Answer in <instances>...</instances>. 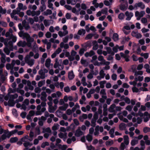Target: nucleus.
Instances as JSON below:
<instances>
[{"mask_svg":"<svg viewBox=\"0 0 150 150\" xmlns=\"http://www.w3.org/2000/svg\"><path fill=\"white\" fill-rule=\"evenodd\" d=\"M18 34L20 37H23V39L25 38L27 41L26 45L28 47L32 48V43L34 42V38H31L28 33H24L23 31H20Z\"/></svg>","mask_w":150,"mask_h":150,"instance_id":"1","label":"nucleus"},{"mask_svg":"<svg viewBox=\"0 0 150 150\" xmlns=\"http://www.w3.org/2000/svg\"><path fill=\"white\" fill-rule=\"evenodd\" d=\"M16 132H0V134L4 133L1 136V137L2 141L5 140L7 138H9L11 136Z\"/></svg>","mask_w":150,"mask_h":150,"instance_id":"2","label":"nucleus"},{"mask_svg":"<svg viewBox=\"0 0 150 150\" xmlns=\"http://www.w3.org/2000/svg\"><path fill=\"white\" fill-rule=\"evenodd\" d=\"M25 62L30 67L32 66L34 64L35 60L34 59H31V57L28 55H27L25 58Z\"/></svg>","mask_w":150,"mask_h":150,"instance_id":"3","label":"nucleus"},{"mask_svg":"<svg viewBox=\"0 0 150 150\" xmlns=\"http://www.w3.org/2000/svg\"><path fill=\"white\" fill-rule=\"evenodd\" d=\"M48 72V70L45 68H44L43 69H41L39 71L38 74L41 76V79H44L45 78V74L47 73Z\"/></svg>","mask_w":150,"mask_h":150,"instance_id":"4","label":"nucleus"},{"mask_svg":"<svg viewBox=\"0 0 150 150\" xmlns=\"http://www.w3.org/2000/svg\"><path fill=\"white\" fill-rule=\"evenodd\" d=\"M46 0H41V4L42 5L40 6L39 8V10L41 12H42L46 9V6L45 5V2Z\"/></svg>","mask_w":150,"mask_h":150,"instance_id":"5","label":"nucleus"},{"mask_svg":"<svg viewBox=\"0 0 150 150\" xmlns=\"http://www.w3.org/2000/svg\"><path fill=\"white\" fill-rule=\"evenodd\" d=\"M18 13L16 11V9L13 10L12 12L10 14L11 16V18H13L15 20L17 21L18 20V17L15 15L18 14Z\"/></svg>","mask_w":150,"mask_h":150,"instance_id":"6","label":"nucleus"},{"mask_svg":"<svg viewBox=\"0 0 150 150\" xmlns=\"http://www.w3.org/2000/svg\"><path fill=\"white\" fill-rule=\"evenodd\" d=\"M125 15L127 16L126 19V20H130L131 18L133 16V13L132 12H129L128 11H126L125 13Z\"/></svg>","mask_w":150,"mask_h":150,"instance_id":"7","label":"nucleus"},{"mask_svg":"<svg viewBox=\"0 0 150 150\" xmlns=\"http://www.w3.org/2000/svg\"><path fill=\"white\" fill-rule=\"evenodd\" d=\"M135 7L137 8L138 7H140L142 9H143L145 7V5L142 2H139L138 3L135 4L134 5Z\"/></svg>","mask_w":150,"mask_h":150,"instance_id":"8","label":"nucleus"},{"mask_svg":"<svg viewBox=\"0 0 150 150\" xmlns=\"http://www.w3.org/2000/svg\"><path fill=\"white\" fill-rule=\"evenodd\" d=\"M89 134H87L86 136V139L87 140L90 142L92 141L93 139V136L92 134H93V132H89Z\"/></svg>","mask_w":150,"mask_h":150,"instance_id":"9","label":"nucleus"},{"mask_svg":"<svg viewBox=\"0 0 150 150\" xmlns=\"http://www.w3.org/2000/svg\"><path fill=\"white\" fill-rule=\"evenodd\" d=\"M132 35L133 36L136 37L137 38H140L142 37V35L138 32H135L134 31H132L131 33Z\"/></svg>","mask_w":150,"mask_h":150,"instance_id":"10","label":"nucleus"},{"mask_svg":"<svg viewBox=\"0 0 150 150\" xmlns=\"http://www.w3.org/2000/svg\"><path fill=\"white\" fill-rule=\"evenodd\" d=\"M95 53L93 50H91L89 52H86L84 54V55L86 57H91L95 55Z\"/></svg>","mask_w":150,"mask_h":150,"instance_id":"11","label":"nucleus"},{"mask_svg":"<svg viewBox=\"0 0 150 150\" xmlns=\"http://www.w3.org/2000/svg\"><path fill=\"white\" fill-rule=\"evenodd\" d=\"M22 25L26 30H28L30 28V26L28 24L26 23V22L25 20H23L22 21Z\"/></svg>","mask_w":150,"mask_h":150,"instance_id":"12","label":"nucleus"},{"mask_svg":"<svg viewBox=\"0 0 150 150\" xmlns=\"http://www.w3.org/2000/svg\"><path fill=\"white\" fill-rule=\"evenodd\" d=\"M26 43L25 41H19L17 44V45L18 47H24L26 45Z\"/></svg>","mask_w":150,"mask_h":150,"instance_id":"13","label":"nucleus"},{"mask_svg":"<svg viewBox=\"0 0 150 150\" xmlns=\"http://www.w3.org/2000/svg\"><path fill=\"white\" fill-rule=\"evenodd\" d=\"M87 118V115L85 114H83L81 116H80L79 117V119L80 120L83 122L84 121V119H86Z\"/></svg>","mask_w":150,"mask_h":150,"instance_id":"14","label":"nucleus"},{"mask_svg":"<svg viewBox=\"0 0 150 150\" xmlns=\"http://www.w3.org/2000/svg\"><path fill=\"white\" fill-rule=\"evenodd\" d=\"M132 122H136L137 121L138 124H140L142 122V118L140 117H138L136 119L135 117H133L132 120Z\"/></svg>","mask_w":150,"mask_h":150,"instance_id":"15","label":"nucleus"},{"mask_svg":"<svg viewBox=\"0 0 150 150\" xmlns=\"http://www.w3.org/2000/svg\"><path fill=\"white\" fill-rule=\"evenodd\" d=\"M115 107V105L114 104H113L110 105L108 108V110L110 112H115V110L114 109Z\"/></svg>","mask_w":150,"mask_h":150,"instance_id":"16","label":"nucleus"},{"mask_svg":"<svg viewBox=\"0 0 150 150\" xmlns=\"http://www.w3.org/2000/svg\"><path fill=\"white\" fill-rule=\"evenodd\" d=\"M51 62V60L49 58H47L46 59L45 63V66L47 68H49L50 66V64Z\"/></svg>","mask_w":150,"mask_h":150,"instance_id":"17","label":"nucleus"},{"mask_svg":"<svg viewBox=\"0 0 150 150\" xmlns=\"http://www.w3.org/2000/svg\"><path fill=\"white\" fill-rule=\"evenodd\" d=\"M18 140V138L17 137H12L11 138L10 140V142L13 143L17 142Z\"/></svg>","mask_w":150,"mask_h":150,"instance_id":"18","label":"nucleus"},{"mask_svg":"<svg viewBox=\"0 0 150 150\" xmlns=\"http://www.w3.org/2000/svg\"><path fill=\"white\" fill-rule=\"evenodd\" d=\"M15 103L13 100L10 99L8 102V105L9 106H13Z\"/></svg>","mask_w":150,"mask_h":150,"instance_id":"19","label":"nucleus"},{"mask_svg":"<svg viewBox=\"0 0 150 150\" xmlns=\"http://www.w3.org/2000/svg\"><path fill=\"white\" fill-rule=\"evenodd\" d=\"M59 125L57 124H55L52 127V130L55 131L57 130L59 128Z\"/></svg>","mask_w":150,"mask_h":150,"instance_id":"20","label":"nucleus"},{"mask_svg":"<svg viewBox=\"0 0 150 150\" xmlns=\"http://www.w3.org/2000/svg\"><path fill=\"white\" fill-rule=\"evenodd\" d=\"M107 98L106 96H102V98H100L99 99V101L101 103H103L105 102V99Z\"/></svg>","mask_w":150,"mask_h":150,"instance_id":"21","label":"nucleus"},{"mask_svg":"<svg viewBox=\"0 0 150 150\" xmlns=\"http://www.w3.org/2000/svg\"><path fill=\"white\" fill-rule=\"evenodd\" d=\"M125 124L124 123H121L119 126V128L120 130H124L125 128Z\"/></svg>","mask_w":150,"mask_h":150,"instance_id":"22","label":"nucleus"},{"mask_svg":"<svg viewBox=\"0 0 150 150\" xmlns=\"http://www.w3.org/2000/svg\"><path fill=\"white\" fill-rule=\"evenodd\" d=\"M112 38L115 41H116L118 40V35L116 33H114L113 35Z\"/></svg>","mask_w":150,"mask_h":150,"instance_id":"23","label":"nucleus"},{"mask_svg":"<svg viewBox=\"0 0 150 150\" xmlns=\"http://www.w3.org/2000/svg\"><path fill=\"white\" fill-rule=\"evenodd\" d=\"M74 76L73 71L70 72L68 73V77L70 80L74 78Z\"/></svg>","mask_w":150,"mask_h":150,"instance_id":"24","label":"nucleus"},{"mask_svg":"<svg viewBox=\"0 0 150 150\" xmlns=\"http://www.w3.org/2000/svg\"><path fill=\"white\" fill-rule=\"evenodd\" d=\"M127 8V6H126L124 4H121L120 6V9L122 11H125Z\"/></svg>","mask_w":150,"mask_h":150,"instance_id":"25","label":"nucleus"},{"mask_svg":"<svg viewBox=\"0 0 150 150\" xmlns=\"http://www.w3.org/2000/svg\"><path fill=\"white\" fill-rule=\"evenodd\" d=\"M94 35L93 34L90 33L87 35L85 37V39L86 40H88L91 39L93 36Z\"/></svg>","mask_w":150,"mask_h":150,"instance_id":"26","label":"nucleus"},{"mask_svg":"<svg viewBox=\"0 0 150 150\" xmlns=\"http://www.w3.org/2000/svg\"><path fill=\"white\" fill-rule=\"evenodd\" d=\"M55 110V108H54L52 106L48 108V111L50 113H53Z\"/></svg>","mask_w":150,"mask_h":150,"instance_id":"27","label":"nucleus"},{"mask_svg":"<svg viewBox=\"0 0 150 150\" xmlns=\"http://www.w3.org/2000/svg\"><path fill=\"white\" fill-rule=\"evenodd\" d=\"M140 54L141 56L144 57V58L145 59H147L148 58L149 56V53H142Z\"/></svg>","mask_w":150,"mask_h":150,"instance_id":"28","label":"nucleus"},{"mask_svg":"<svg viewBox=\"0 0 150 150\" xmlns=\"http://www.w3.org/2000/svg\"><path fill=\"white\" fill-rule=\"evenodd\" d=\"M143 72L142 71H137L136 73L134 74V76L136 77L137 76L139 75H142L143 74Z\"/></svg>","mask_w":150,"mask_h":150,"instance_id":"29","label":"nucleus"},{"mask_svg":"<svg viewBox=\"0 0 150 150\" xmlns=\"http://www.w3.org/2000/svg\"><path fill=\"white\" fill-rule=\"evenodd\" d=\"M52 13V11L50 9H47L44 12V15L47 16L48 15H51Z\"/></svg>","mask_w":150,"mask_h":150,"instance_id":"30","label":"nucleus"},{"mask_svg":"<svg viewBox=\"0 0 150 150\" xmlns=\"http://www.w3.org/2000/svg\"><path fill=\"white\" fill-rule=\"evenodd\" d=\"M49 145V144L48 142H43L42 143L41 146L42 148H44L46 146H48Z\"/></svg>","mask_w":150,"mask_h":150,"instance_id":"31","label":"nucleus"},{"mask_svg":"<svg viewBox=\"0 0 150 150\" xmlns=\"http://www.w3.org/2000/svg\"><path fill=\"white\" fill-rule=\"evenodd\" d=\"M86 33L85 30L83 29H80L79 30L78 32V34L81 35L82 34H84Z\"/></svg>","mask_w":150,"mask_h":150,"instance_id":"32","label":"nucleus"},{"mask_svg":"<svg viewBox=\"0 0 150 150\" xmlns=\"http://www.w3.org/2000/svg\"><path fill=\"white\" fill-rule=\"evenodd\" d=\"M83 132H75V135L77 137H79L83 134Z\"/></svg>","mask_w":150,"mask_h":150,"instance_id":"33","label":"nucleus"},{"mask_svg":"<svg viewBox=\"0 0 150 150\" xmlns=\"http://www.w3.org/2000/svg\"><path fill=\"white\" fill-rule=\"evenodd\" d=\"M99 74L102 78H103L105 75V74L104 73V71L103 69L101 70L99 72Z\"/></svg>","mask_w":150,"mask_h":150,"instance_id":"34","label":"nucleus"},{"mask_svg":"<svg viewBox=\"0 0 150 150\" xmlns=\"http://www.w3.org/2000/svg\"><path fill=\"white\" fill-rule=\"evenodd\" d=\"M106 82V81H101L100 82V87L101 88H103L104 87V84H105Z\"/></svg>","mask_w":150,"mask_h":150,"instance_id":"35","label":"nucleus"},{"mask_svg":"<svg viewBox=\"0 0 150 150\" xmlns=\"http://www.w3.org/2000/svg\"><path fill=\"white\" fill-rule=\"evenodd\" d=\"M6 9H3L2 6H0V13L2 14H5L6 13Z\"/></svg>","mask_w":150,"mask_h":150,"instance_id":"36","label":"nucleus"},{"mask_svg":"<svg viewBox=\"0 0 150 150\" xmlns=\"http://www.w3.org/2000/svg\"><path fill=\"white\" fill-rule=\"evenodd\" d=\"M98 60L100 61H101V62H105V60L103 56L100 55L98 57Z\"/></svg>","mask_w":150,"mask_h":150,"instance_id":"37","label":"nucleus"},{"mask_svg":"<svg viewBox=\"0 0 150 150\" xmlns=\"http://www.w3.org/2000/svg\"><path fill=\"white\" fill-rule=\"evenodd\" d=\"M32 46H33V51L35 50L36 48H37V45L35 41H34V42L33 43V45H32Z\"/></svg>","mask_w":150,"mask_h":150,"instance_id":"38","label":"nucleus"},{"mask_svg":"<svg viewBox=\"0 0 150 150\" xmlns=\"http://www.w3.org/2000/svg\"><path fill=\"white\" fill-rule=\"evenodd\" d=\"M4 52L6 53L7 55H9L10 53V51L8 48L6 47L4 49Z\"/></svg>","mask_w":150,"mask_h":150,"instance_id":"39","label":"nucleus"},{"mask_svg":"<svg viewBox=\"0 0 150 150\" xmlns=\"http://www.w3.org/2000/svg\"><path fill=\"white\" fill-rule=\"evenodd\" d=\"M94 42H95L96 44L93 46L92 49L94 50H96L98 48V45L96 41L95 40L93 41Z\"/></svg>","mask_w":150,"mask_h":150,"instance_id":"40","label":"nucleus"},{"mask_svg":"<svg viewBox=\"0 0 150 150\" xmlns=\"http://www.w3.org/2000/svg\"><path fill=\"white\" fill-rule=\"evenodd\" d=\"M45 83V80L42 81H41L39 82L38 83V86L39 87H41Z\"/></svg>","mask_w":150,"mask_h":150,"instance_id":"41","label":"nucleus"},{"mask_svg":"<svg viewBox=\"0 0 150 150\" xmlns=\"http://www.w3.org/2000/svg\"><path fill=\"white\" fill-rule=\"evenodd\" d=\"M6 67L7 69H13V67L10 64H8L6 65Z\"/></svg>","mask_w":150,"mask_h":150,"instance_id":"42","label":"nucleus"},{"mask_svg":"<svg viewBox=\"0 0 150 150\" xmlns=\"http://www.w3.org/2000/svg\"><path fill=\"white\" fill-rule=\"evenodd\" d=\"M125 17V15L123 13H120L118 16V17L120 19L122 20Z\"/></svg>","mask_w":150,"mask_h":150,"instance_id":"43","label":"nucleus"},{"mask_svg":"<svg viewBox=\"0 0 150 150\" xmlns=\"http://www.w3.org/2000/svg\"><path fill=\"white\" fill-rule=\"evenodd\" d=\"M18 95L16 93L14 95H10V98L13 99H15L16 98H17L18 97Z\"/></svg>","mask_w":150,"mask_h":150,"instance_id":"44","label":"nucleus"},{"mask_svg":"<svg viewBox=\"0 0 150 150\" xmlns=\"http://www.w3.org/2000/svg\"><path fill=\"white\" fill-rule=\"evenodd\" d=\"M142 22L144 24H146L147 22V20L146 18H143L141 20Z\"/></svg>","mask_w":150,"mask_h":150,"instance_id":"45","label":"nucleus"},{"mask_svg":"<svg viewBox=\"0 0 150 150\" xmlns=\"http://www.w3.org/2000/svg\"><path fill=\"white\" fill-rule=\"evenodd\" d=\"M98 114L97 112H95L93 116V119L97 120L98 118Z\"/></svg>","mask_w":150,"mask_h":150,"instance_id":"46","label":"nucleus"},{"mask_svg":"<svg viewBox=\"0 0 150 150\" xmlns=\"http://www.w3.org/2000/svg\"><path fill=\"white\" fill-rule=\"evenodd\" d=\"M118 45H116L115 47L112 48V50L115 52H117L118 51Z\"/></svg>","mask_w":150,"mask_h":150,"instance_id":"47","label":"nucleus"},{"mask_svg":"<svg viewBox=\"0 0 150 150\" xmlns=\"http://www.w3.org/2000/svg\"><path fill=\"white\" fill-rule=\"evenodd\" d=\"M96 120L93 118L91 121V126L93 127H94L96 125Z\"/></svg>","mask_w":150,"mask_h":150,"instance_id":"48","label":"nucleus"},{"mask_svg":"<svg viewBox=\"0 0 150 150\" xmlns=\"http://www.w3.org/2000/svg\"><path fill=\"white\" fill-rule=\"evenodd\" d=\"M133 108V106H131L130 105H128L126 108V109L128 110L129 111H131L132 110V109Z\"/></svg>","mask_w":150,"mask_h":150,"instance_id":"49","label":"nucleus"},{"mask_svg":"<svg viewBox=\"0 0 150 150\" xmlns=\"http://www.w3.org/2000/svg\"><path fill=\"white\" fill-rule=\"evenodd\" d=\"M51 33L49 32H47L45 34V36L47 38H50L51 37Z\"/></svg>","mask_w":150,"mask_h":150,"instance_id":"50","label":"nucleus"},{"mask_svg":"<svg viewBox=\"0 0 150 150\" xmlns=\"http://www.w3.org/2000/svg\"><path fill=\"white\" fill-rule=\"evenodd\" d=\"M48 20L45 19L44 20L43 22L45 25L46 27L50 25V24L48 22Z\"/></svg>","mask_w":150,"mask_h":150,"instance_id":"51","label":"nucleus"},{"mask_svg":"<svg viewBox=\"0 0 150 150\" xmlns=\"http://www.w3.org/2000/svg\"><path fill=\"white\" fill-rule=\"evenodd\" d=\"M108 9L107 8H105L101 10V12L103 14H106L108 12Z\"/></svg>","mask_w":150,"mask_h":150,"instance_id":"52","label":"nucleus"},{"mask_svg":"<svg viewBox=\"0 0 150 150\" xmlns=\"http://www.w3.org/2000/svg\"><path fill=\"white\" fill-rule=\"evenodd\" d=\"M28 21L29 22L30 24L31 25H33L34 23V21L33 20V18H29L28 19Z\"/></svg>","mask_w":150,"mask_h":150,"instance_id":"53","label":"nucleus"},{"mask_svg":"<svg viewBox=\"0 0 150 150\" xmlns=\"http://www.w3.org/2000/svg\"><path fill=\"white\" fill-rule=\"evenodd\" d=\"M86 50L83 48H81L79 51V53L81 55H82L83 54L84 51Z\"/></svg>","mask_w":150,"mask_h":150,"instance_id":"54","label":"nucleus"},{"mask_svg":"<svg viewBox=\"0 0 150 150\" xmlns=\"http://www.w3.org/2000/svg\"><path fill=\"white\" fill-rule=\"evenodd\" d=\"M32 144L29 142H25L23 143L24 146L25 147H28L29 146H31Z\"/></svg>","mask_w":150,"mask_h":150,"instance_id":"55","label":"nucleus"},{"mask_svg":"<svg viewBox=\"0 0 150 150\" xmlns=\"http://www.w3.org/2000/svg\"><path fill=\"white\" fill-rule=\"evenodd\" d=\"M26 114L27 113L25 112H23L21 113L20 115L22 118H24L25 117Z\"/></svg>","mask_w":150,"mask_h":150,"instance_id":"56","label":"nucleus"},{"mask_svg":"<svg viewBox=\"0 0 150 150\" xmlns=\"http://www.w3.org/2000/svg\"><path fill=\"white\" fill-rule=\"evenodd\" d=\"M41 91V89L39 87H36L35 89V91L36 93H39Z\"/></svg>","mask_w":150,"mask_h":150,"instance_id":"57","label":"nucleus"},{"mask_svg":"<svg viewBox=\"0 0 150 150\" xmlns=\"http://www.w3.org/2000/svg\"><path fill=\"white\" fill-rule=\"evenodd\" d=\"M58 136L61 139H65V136L63 133H62V132H60V133L58 134Z\"/></svg>","mask_w":150,"mask_h":150,"instance_id":"58","label":"nucleus"},{"mask_svg":"<svg viewBox=\"0 0 150 150\" xmlns=\"http://www.w3.org/2000/svg\"><path fill=\"white\" fill-rule=\"evenodd\" d=\"M125 147V145L124 143L122 142L121 143L120 146V149L121 150H124Z\"/></svg>","mask_w":150,"mask_h":150,"instance_id":"59","label":"nucleus"},{"mask_svg":"<svg viewBox=\"0 0 150 150\" xmlns=\"http://www.w3.org/2000/svg\"><path fill=\"white\" fill-rule=\"evenodd\" d=\"M143 67V64H141L138 65L137 66V69L138 70H141Z\"/></svg>","mask_w":150,"mask_h":150,"instance_id":"60","label":"nucleus"},{"mask_svg":"<svg viewBox=\"0 0 150 150\" xmlns=\"http://www.w3.org/2000/svg\"><path fill=\"white\" fill-rule=\"evenodd\" d=\"M132 89L133 92L137 93L139 91V89L135 87L132 88Z\"/></svg>","mask_w":150,"mask_h":150,"instance_id":"61","label":"nucleus"},{"mask_svg":"<svg viewBox=\"0 0 150 150\" xmlns=\"http://www.w3.org/2000/svg\"><path fill=\"white\" fill-rule=\"evenodd\" d=\"M117 75L115 74H113L111 76V78L113 80L115 81L117 79Z\"/></svg>","mask_w":150,"mask_h":150,"instance_id":"62","label":"nucleus"},{"mask_svg":"<svg viewBox=\"0 0 150 150\" xmlns=\"http://www.w3.org/2000/svg\"><path fill=\"white\" fill-rule=\"evenodd\" d=\"M48 7L49 8H51L52 10H53L54 8L53 7V4L51 3L48 2Z\"/></svg>","mask_w":150,"mask_h":150,"instance_id":"63","label":"nucleus"},{"mask_svg":"<svg viewBox=\"0 0 150 150\" xmlns=\"http://www.w3.org/2000/svg\"><path fill=\"white\" fill-rule=\"evenodd\" d=\"M125 101L128 104H129L130 103V100L128 97H126L125 98Z\"/></svg>","mask_w":150,"mask_h":150,"instance_id":"64","label":"nucleus"}]
</instances>
